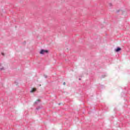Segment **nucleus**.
Listing matches in <instances>:
<instances>
[{"label":"nucleus","mask_w":130,"mask_h":130,"mask_svg":"<svg viewBox=\"0 0 130 130\" xmlns=\"http://www.w3.org/2000/svg\"><path fill=\"white\" fill-rule=\"evenodd\" d=\"M37 101H39H39H40V100H38Z\"/></svg>","instance_id":"obj_6"},{"label":"nucleus","mask_w":130,"mask_h":130,"mask_svg":"<svg viewBox=\"0 0 130 130\" xmlns=\"http://www.w3.org/2000/svg\"><path fill=\"white\" fill-rule=\"evenodd\" d=\"M1 71H3V70H4V68H1L0 69Z\"/></svg>","instance_id":"obj_4"},{"label":"nucleus","mask_w":130,"mask_h":130,"mask_svg":"<svg viewBox=\"0 0 130 130\" xmlns=\"http://www.w3.org/2000/svg\"><path fill=\"white\" fill-rule=\"evenodd\" d=\"M120 50H121V49L120 48H117L116 50L115 51H116V52H118V51H120Z\"/></svg>","instance_id":"obj_2"},{"label":"nucleus","mask_w":130,"mask_h":130,"mask_svg":"<svg viewBox=\"0 0 130 130\" xmlns=\"http://www.w3.org/2000/svg\"><path fill=\"white\" fill-rule=\"evenodd\" d=\"M63 85H66V82H63Z\"/></svg>","instance_id":"obj_5"},{"label":"nucleus","mask_w":130,"mask_h":130,"mask_svg":"<svg viewBox=\"0 0 130 130\" xmlns=\"http://www.w3.org/2000/svg\"><path fill=\"white\" fill-rule=\"evenodd\" d=\"M36 91V88H32L31 90L30 91L31 93H33V92H35Z\"/></svg>","instance_id":"obj_3"},{"label":"nucleus","mask_w":130,"mask_h":130,"mask_svg":"<svg viewBox=\"0 0 130 130\" xmlns=\"http://www.w3.org/2000/svg\"><path fill=\"white\" fill-rule=\"evenodd\" d=\"M40 54H44V53H48V51L46 50H41L40 52Z\"/></svg>","instance_id":"obj_1"}]
</instances>
